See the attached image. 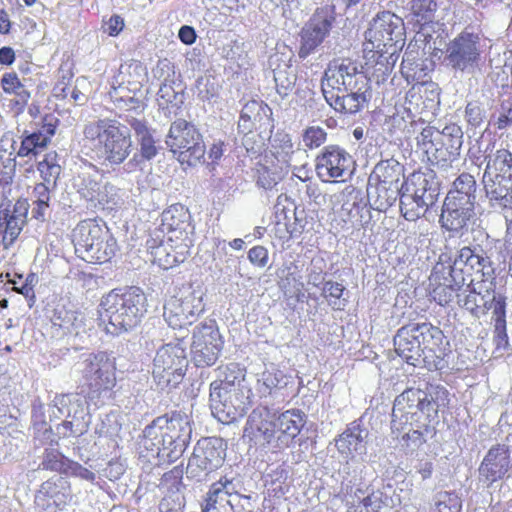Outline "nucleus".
Instances as JSON below:
<instances>
[{"label": "nucleus", "mask_w": 512, "mask_h": 512, "mask_svg": "<svg viewBox=\"0 0 512 512\" xmlns=\"http://www.w3.org/2000/svg\"><path fill=\"white\" fill-rule=\"evenodd\" d=\"M322 92L327 104L345 115L360 112L372 98L369 78L349 59L329 65L322 80Z\"/></svg>", "instance_id": "nucleus-1"}, {"label": "nucleus", "mask_w": 512, "mask_h": 512, "mask_svg": "<svg viewBox=\"0 0 512 512\" xmlns=\"http://www.w3.org/2000/svg\"><path fill=\"white\" fill-rule=\"evenodd\" d=\"M192 421L182 411H172L154 419L143 430L141 447L149 462L168 465L178 460L191 441Z\"/></svg>", "instance_id": "nucleus-2"}, {"label": "nucleus", "mask_w": 512, "mask_h": 512, "mask_svg": "<svg viewBox=\"0 0 512 512\" xmlns=\"http://www.w3.org/2000/svg\"><path fill=\"white\" fill-rule=\"evenodd\" d=\"M147 298L136 286L113 289L101 298L100 320L106 324V331L112 335L127 332L136 327L147 311Z\"/></svg>", "instance_id": "nucleus-3"}, {"label": "nucleus", "mask_w": 512, "mask_h": 512, "mask_svg": "<svg viewBox=\"0 0 512 512\" xmlns=\"http://www.w3.org/2000/svg\"><path fill=\"white\" fill-rule=\"evenodd\" d=\"M84 136L97 141L100 157L111 167L120 166L133 148L130 127L116 119H99L85 125Z\"/></svg>", "instance_id": "nucleus-4"}, {"label": "nucleus", "mask_w": 512, "mask_h": 512, "mask_svg": "<svg viewBox=\"0 0 512 512\" xmlns=\"http://www.w3.org/2000/svg\"><path fill=\"white\" fill-rule=\"evenodd\" d=\"M72 242L78 257L89 263L109 262L116 254V239L102 221H80L72 231Z\"/></svg>", "instance_id": "nucleus-5"}, {"label": "nucleus", "mask_w": 512, "mask_h": 512, "mask_svg": "<svg viewBox=\"0 0 512 512\" xmlns=\"http://www.w3.org/2000/svg\"><path fill=\"white\" fill-rule=\"evenodd\" d=\"M440 182L433 170L411 173L402 182L401 214L408 221L424 216L438 200Z\"/></svg>", "instance_id": "nucleus-6"}, {"label": "nucleus", "mask_w": 512, "mask_h": 512, "mask_svg": "<svg viewBox=\"0 0 512 512\" xmlns=\"http://www.w3.org/2000/svg\"><path fill=\"white\" fill-rule=\"evenodd\" d=\"M482 53L480 36L463 31L446 44L442 51L443 65L455 76L473 75L481 66Z\"/></svg>", "instance_id": "nucleus-7"}, {"label": "nucleus", "mask_w": 512, "mask_h": 512, "mask_svg": "<svg viewBox=\"0 0 512 512\" xmlns=\"http://www.w3.org/2000/svg\"><path fill=\"white\" fill-rule=\"evenodd\" d=\"M165 144L182 164L195 166L204 159L206 147L203 136L192 122L185 119L179 118L171 123Z\"/></svg>", "instance_id": "nucleus-8"}, {"label": "nucleus", "mask_w": 512, "mask_h": 512, "mask_svg": "<svg viewBox=\"0 0 512 512\" xmlns=\"http://www.w3.org/2000/svg\"><path fill=\"white\" fill-rule=\"evenodd\" d=\"M411 329L413 338L424 354L423 365L429 371H442L448 368L446 357L451 353L449 342L443 331L429 322H411L405 325Z\"/></svg>", "instance_id": "nucleus-9"}, {"label": "nucleus", "mask_w": 512, "mask_h": 512, "mask_svg": "<svg viewBox=\"0 0 512 512\" xmlns=\"http://www.w3.org/2000/svg\"><path fill=\"white\" fill-rule=\"evenodd\" d=\"M124 123L130 127L136 143V151L124 164V171L132 173L137 169L143 170L146 162H151L160 153L161 146L156 139V129L151 126L145 114L132 113L126 115Z\"/></svg>", "instance_id": "nucleus-10"}, {"label": "nucleus", "mask_w": 512, "mask_h": 512, "mask_svg": "<svg viewBox=\"0 0 512 512\" xmlns=\"http://www.w3.org/2000/svg\"><path fill=\"white\" fill-rule=\"evenodd\" d=\"M187 366L188 360L183 344L168 343L157 350L153 360L152 376L160 389L176 388L182 382Z\"/></svg>", "instance_id": "nucleus-11"}, {"label": "nucleus", "mask_w": 512, "mask_h": 512, "mask_svg": "<svg viewBox=\"0 0 512 512\" xmlns=\"http://www.w3.org/2000/svg\"><path fill=\"white\" fill-rule=\"evenodd\" d=\"M203 291L200 287L186 285L179 289L164 305L163 316L173 329H183L192 325L203 313Z\"/></svg>", "instance_id": "nucleus-12"}, {"label": "nucleus", "mask_w": 512, "mask_h": 512, "mask_svg": "<svg viewBox=\"0 0 512 512\" xmlns=\"http://www.w3.org/2000/svg\"><path fill=\"white\" fill-rule=\"evenodd\" d=\"M74 369L94 392H109L116 384L115 358L107 352L82 354Z\"/></svg>", "instance_id": "nucleus-13"}, {"label": "nucleus", "mask_w": 512, "mask_h": 512, "mask_svg": "<svg viewBox=\"0 0 512 512\" xmlns=\"http://www.w3.org/2000/svg\"><path fill=\"white\" fill-rule=\"evenodd\" d=\"M227 443L219 437H205L196 443L188 461L186 475L202 481L203 477L220 468L226 458Z\"/></svg>", "instance_id": "nucleus-14"}, {"label": "nucleus", "mask_w": 512, "mask_h": 512, "mask_svg": "<svg viewBox=\"0 0 512 512\" xmlns=\"http://www.w3.org/2000/svg\"><path fill=\"white\" fill-rule=\"evenodd\" d=\"M336 20V9L332 4L318 7L300 33V48L298 56L306 59L315 53L316 49L330 34Z\"/></svg>", "instance_id": "nucleus-15"}, {"label": "nucleus", "mask_w": 512, "mask_h": 512, "mask_svg": "<svg viewBox=\"0 0 512 512\" xmlns=\"http://www.w3.org/2000/svg\"><path fill=\"white\" fill-rule=\"evenodd\" d=\"M365 49L392 47V44H405L403 19L390 11L378 12L365 32Z\"/></svg>", "instance_id": "nucleus-16"}, {"label": "nucleus", "mask_w": 512, "mask_h": 512, "mask_svg": "<svg viewBox=\"0 0 512 512\" xmlns=\"http://www.w3.org/2000/svg\"><path fill=\"white\" fill-rule=\"evenodd\" d=\"M473 279L467 285L468 294H458V304L460 307L469 311L472 316L479 318L481 315L492 311L493 316L497 317L506 313V296L495 290L492 282L489 286L480 285L478 289L472 286ZM465 290L464 292H466Z\"/></svg>", "instance_id": "nucleus-17"}, {"label": "nucleus", "mask_w": 512, "mask_h": 512, "mask_svg": "<svg viewBox=\"0 0 512 512\" xmlns=\"http://www.w3.org/2000/svg\"><path fill=\"white\" fill-rule=\"evenodd\" d=\"M224 341L215 320H205L193 331L192 361L197 367L212 366L218 360Z\"/></svg>", "instance_id": "nucleus-18"}, {"label": "nucleus", "mask_w": 512, "mask_h": 512, "mask_svg": "<svg viewBox=\"0 0 512 512\" xmlns=\"http://www.w3.org/2000/svg\"><path fill=\"white\" fill-rule=\"evenodd\" d=\"M249 392L248 389H210L209 407L212 415L223 424H230L243 417L249 404Z\"/></svg>", "instance_id": "nucleus-19"}, {"label": "nucleus", "mask_w": 512, "mask_h": 512, "mask_svg": "<svg viewBox=\"0 0 512 512\" xmlns=\"http://www.w3.org/2000/svg\"><path fill=\"white\" fill-rule=\"evenodd\" d=\"M427 395L420 388H407L394 401L391 430H401L408 420L418 422L423 416L427 420Z\"/></svg>", "instance_id": "nucleus-20"}, {"label": "nucleus", "mask_w": 512, "mask_h": 512, "mask_svg": "<svg viewBox=\"0 0 512 512\" xmlns=\"http://www.w3.org/2000/svg\"><path fill=\"white\" fill-rule=\"evenodd\" d=\"M449 262V254L442 253L439 260L433 267L430 279L436 283L431 291L432 298L441 306L449 304L466 284V278L459 272L453 271L446 266Z\"/></svg>", "instance_id": "nucleus-21"}, {"label": "nucleus", "mask_w": 512, "mask_h": 512, "mask_svg": "<svg viewBox=\"0 0 512 512\" xmlns=\"http://www.w3.org/2000/svg\"><path fill=\"white\" fill-rule=\"evenodd\" d=\"M477 221L475 205L444 200L440 223L449 238H460L472 232Z\"/></svg>", "instance_id": "nucleus-22"}, {"label": "nucleus", "mask_w": 512, "mask_h": 512, "mask_svg": "<svg viewBox=\"0 0 512 512\" xmlns=\"http://www.w3.org/2000/svg\"><path fill=\"white\" fill-rule=\"evenodd\" d=\"M351 155L339 145L325 146L315 159L317 176L323 182L350 175L353 166Z\"/></svg>", "instance_id": "nucleus-23"}, {"label": "nucleus", "mask_w": 512, "mask_h": 512, "mask_svg": "<svg viewBox=\"0 0 512 512\" xmlns=\"http://www.w3.org/2000/svg\"><path fill=\"white\" fill-rule=\"evenodd\" d=\"M446 266L453 271L457 270L466 279L472 271L481 273L483 277H489L494 272L490 258L479 245L461 248L453 261L449 255V262H446Z\"/></svg>", "instance_id": "nucleus-24"}, {"label": "nucleus", "mask_w": 512, "mask_h": 512, "mask_svg": "<svg viewBox=\"0 0 512 512\" xmlns=\"http://www.w3.org/2000/svg\"><path fill=\"white\" fill-rule=\"evenodd\" d=\"M54 407L57 408L61 415L71 417L72 421H65L63 427L70 430V435L80 436L87 431L88 421H85L86 401L77 393H67L56 395Z\"/></svg>", "instance_id": "nucleus-25"}, {"label": "nucleus", "mask_w": 512, "mask_h": 512, "mask_svg": "<svg viewBox=\"0 0 512 512\" xmlns=\"http://www.w3.org/2000/svg\"><path fill=\"white\" fill-rule=\"evenodd\" d=\"M510 455L506 444L491 446L478 468L480 478L489 485L504 479L511 467Z\"/></svg>", "instance_id": "nucleus-26"}, {"label": "nucleus", "mask_w": 512, "mask_h": 512, "mask_svg": "<svg viewBox=\"0 0 512 512\" xmlns=\"http://www.w3.org/2000/svg\"><path fill=\"white\" fill-rule=\"evenodd\" d=\"M482 184L491 208L512 210V179L484 172Z\"/></svg>", "instance_id": "nucleus-27"}, {"label": "nucleus", "mask_w": 512, "mask_h": 512, "mask_svg": "<svg viewBox=\"0 0 512 512\" xmlns=\"http://www.w3.org/2000/svg\"><path fill=\"white\" fill-rule=\"evenodd\" d=\"M261 381L264 389L261 390L263 396L271 397L277 403L284 402L292 392L293 378L282 370L271 366L261 375Z\"/></svg>", "instance_id": "nucleus-28"}, {"label": "nucleus", "mask_w": 512, "mask_h": 512, "mask_svg": "<svg viewBox=\"0 0 512 512\" xmlns=\"http://www.w3.org/2000/svg\"><path fill=\"white\" fill-rule=\"evenodd\" d=\"M369 431L360 424L353 422L335 440V446L340 454L355 457L367 453Z\"/></svg>", "instance_id": "nucleus-29"}, {"label": "nucleus", "mask_w": 512, "mask_h": 512, "mask_svg": "<svg viewBox=\"0 0 512 512\" xmlns=\"http://www.w3.org/2000/svg\"><path fill=\"white\" fill-rule=\"evenodd\" d=\"M273 418L274 415H271L267 407L254 409L248 416L244 433L253 437L261 436L267 443H271L278 429L277 421Z\"/></svg>", "instance_id": "nucleus-30"}, {"label": "nucleus", "mask_w": 512, "mask_h": 512, "mask_svg": "<svg viewBox=\"0 0 512 512\" xmlns=\"http://www.w3.org/2000/svg\"><path fill=\"white\" fill-rule=\"evenodd\" d=\"M410 331L411 329H407L405 325L400 327L393 337V344L397 355L407 364L416 367L423 363L424 354Z\"/></svg>", "instance_id": "nucleus-31"}, {"label": "nucleus", "mask_w": 512, "mask_h": 512, "mask_svg": "<svg viewBox=\"0 0 512 512\" xmlns=\"http://www.w3.org/2000/svg\"><path fill=\"white\" fill-rule=\"evenodd\" d=\"M422 136L436 139L442 146L447 148L450 154L458 160L460 149L463 144V132L458 125H447L443 130L432 126L421 128Z\"/></svg>", "instance_id": "nucleus-32"}, {"label": "nucleus", "mask_w": 512, "mask_h": 512, "mask_svg": "<svg viewBox=\"0 0 512 512\" xmlns=\"http://www.w3.org/2000/svg\"><path fill=\"white\" fill-rule=\"evenodd\" d=\"M402 186H390L383 184H375L368 181L367 196L371 208L374 210L385 212L399 199L401 203Z\"/></svg>", "instance_id": "nucleus-33"}, {"label": "nucleus", "mask_w": 512, "mask_h": 512, "mask_svg": "<svg viewBox=\"0 0 512 512\" xmlns=\"http://www.w3.org/2000/svg\"><path fill=\"white\" fill-rule=\"evenodd\" d=\"M417 144L431 165L442 169H447L457 159L449 153L447 148L442 146L439 141L429 137L422 136V131L417 136Z\"/></svg>", "instance_id": "nucleus-34"}, {"label": "nucleus", "mask_w": 512, "mask_h": 512, "mask_svg": "<svg viewBox=\"0 0 512 512\" xmlns=\"http://www.w3.org/2000/svg\"><path fill=\"white\" fill-rule=\"evenodd\" d=\"M477 183L473 175L461 173L452 183L445 200L476 204Z\"/></svg>", "instance_id": "nucleus-35"}, {"label": "nucleus", "mask_w": 512, "mask_h": 512, "mask_svg": "<svg viewBox=\"0 0 512 512\" xmlns=\"http://www.w3.org/2000/svg\"><path fill=\"white\" fill-rule=\"evenodd\" d=\"M403 166L394 158L381 160L377 163L369 177V182L375 181L376 184L401 187L400 181L403 176Z\"/></svg>", "instance_id": "nucleus-36"}, {"label": "nucleus", "mask_w": 512, "mask_h": 512, "mask_svg": "<svg viewBox=\"0 0 512 512\" xmlns=\"http://www.w3.org/2000/svg\"><path fill=\"white\" fill-rule=\"evenodd\" d=\"M189 255L187 244L159 245L154 251V258L158 265L165 269H171L180 263H183Z\"/></svg>", "instance_id": "nucleus-37"}, {"label": "nucleus", "mask_w": 512, "mask_h": 512, "mask_svg": "<svg viewBox=\"0 0 512 512\" xmlns=\"http://www.w3.org/2000/svg\"><path fill=\"white\" fill-rule=\"evenodd\" d=\"M39 492L53 499L54 503L63 508L72 500V491L68 480L59 475L45 481Z\"/></svg>", "instance_id": "nucleus-38"}, {"label": "nucleus", "mask_w": 512, "mask_h": 512, "mask_svg": "<svg viewBox=\"0 0 512 512\" xmlns=\"http://www.w3.org/2000/svg\"><path fill=\"white\" fill-rule=\"evenodd\" d=\"M486 167L484 172L512 179V152L498 149L484 156Z\"/></svg>", "instance_id": "nucleus-39"}, {"label": "nucleus", "mask_w": 512, "mask_h": 512, "mask_svg": "<svg viewBox=\"0 0 512 512\" xmlns=\"http://www.w3.org/2000/svg\"><path fill=\"white\" fill-rule=\"evenodd\" d=\"M243 383V371L236 364H230L224 368H220L219 378L211 382L210 389H221L222 391L247 389Z\"/></svg>", "instance_id": "nucleus-40"}, {"label": "nucleus", "mask_w": 512, "mask_h": 512, "mask_svg": "<svg viewBox=\"0 0 512 512\" xmlns=\"http://www.w3.org/2000/svg\"><path fill=\"white\" fill-rule=\"evenodd\" d=\"M428 427V423L421 422V419L418 422L408 420V425H405V428L391 431L396 438L401 437L408 448L416 450L426 442L424 432L428 431Z\"/></svg>", "instance_id": "nucleus-41"}, {"label": "nucleus", "mask_w": 512, "mask_h": 512, "mask_svg": "<svg viewBox=\"0 0 512 512\" xmlns=\"http://www.w3.org/2000/svg\"><path fill=\"white\" fill-rule=\"evenodd\" d=\"M367 469V466L355 457L347 460L339 472L342 478V489L347 491L348 494L349 489L352 491V488L360 486L365 479Z\"/></svg>", "instance_id": "nucleus-42"}, {"label": "nucleus", "mask_w": 512, "mask_h": 512, "mask_svg": "<svg viewBox=\"0 0 512 512\" xmlns=\"http://www.w3.org/2000/svg\"><path fill=\"white\" fill-rule=\"evenodd\" d=\"M423 392L427 395V420L430 422L438 417L441 408L449 404V391L440 384H427Z\"/></svg>", "instance_id": "nucleus-43"}, {"label": "nucleus", "mask_w": 512, "mask_h": 512, "mask_svg": "<svg viewBox=\"0 0 512 512\" xmlns=\"http://www.w3.org/2000/svg\"><path fill=\"white\" fill-rule=\"evenodd\" d=\"M307 415L299 409H291L281 413L277 418L278 430L294 439L306 424Z\"/></svg>", "instance_id": "nucleus-44"}, {"label": "nucleus", "mask_w": 512, "mask_h": 512, "mask_svg": "<svg viewBox=\"0 0 512 512\" xmlns=\"http://www.w3.org/2000/svg\"><path fill=\"white\" fill-rule=\"evenodd\" d=\"M93 186L92 191L85 196L90 201L97 202L98 204L107 206L108 208H113V206H116L121 202V190L117 186L109 182H106L102 186L97 182H94Z\"/></svg>", "instance_id": "nucleus-45"}, {"label": "nucleus", "mask_w": 512, "mask_h": 512, "mask_svg": "<svg viewBox=\"0 0 512 512\" xmlns=\"http://www.w3.org/2000/svg\"><path fill=\"white\" fill-rule=\"evenodd\" d=\"M25 224L24 222L12 219L8 207L0 210L1 244L4 249H9L14 244Z\"/></svg>", "instance_id": "nucleus-46"}, {"label": "nucleus", "mask_w": 512, "mask_h": 512, "mask_svg": "<svg viewBox=\"0 0 512 512\" xmlns=\"http://www.w3.org/2000/svg\"><path fill=\"white\" fill-rule=\"evenodd\" d=\"M170 72L174 74L173 66L167 59L159 60L154 70V74L158 78L163 77V82L160 85L158 96L166 102H173L177 100L178 92L174 89V81L170 79Z\"/></svg>", "instance_id": "nucleus-47"}, {"label": "nucleus", "mask_w": 512, "mask_h": 512, "mask_svg": "<svg viewBox=\"0 0 512 512\" xmlns=\"http://www.w3.org/2000/svg\"><path fill=\"white\" fill-rule=\"evenodd\" d=\"M56 188L38 183L34 186L32 191V201L34 207L32 208L33 218L44 221L50 208L51 192Z\"/></svg>", "instance_id": "nucleus-48"}, {"label": "nucleus", "mask_w": 512, "mask_h": 512, "mask_svg": "<svg viewBox=\"0 0 512 512\" xmlns=\"http://www.w3.org/2000/svg\"><path fill=\"white\" fill-rule=\"evenodd\" d=\"M438 0H412L411 11L416 17L417 23L421 25V31L428 36L425 31L429 28L430 23L433 22L435 12L437 11Z\"/></svg>", "instance_id": "nucleus-49"}, {"label": "nucleus", "mask_w": 512, "mask_h": 512, "mask_svg": "<svg viewBox=\"0 0 512 512\" xmlns=\"http://www.w3.org/2000/svg\"><path fill=\"white\" fill-rule=\"evenodd\" d=\"M161 217L162 225L168 231H181L188 226L190 215L183 205L175 204L164 210Z\"/></svg>", "instance_id": "nucleus-50"}, {"label": "nucleus", "mask_w": 512, "mask_h": 512, "mask_svg": "<svg viewBox=\"0 0 512 512\" xmlns=\"http://www.w3.org/2000/svg\"><path fill=\"white\" fill-rule=\"evenodd\" d=\"M274 81L277 93L282 97H287L293 90L297 76L292 68L286 64L273 70Z\"/></svg>", "instance_id": "nucleus-51"}, {"label": "nucleus", "mask_w": 512, "mask_h": 512, "mask_svg": "<svg viewBox=\"0 0 512 512\" xmlns=\"http://www.w3.org/2000/svg\"><path fill=\"white\" fill-rule=\"evenodd\" d=\"M37 169L40 172V176L43 180L41 184L53 188L57 187V181L61 174V166L56 163L55 155H46V157L38 163Z\"/></svg>", "instance_id": "nucleus-52"}, {"label": "nucleus", "mask_w": 512, "mask_h": 512, "mask_svg": "<svg viewBox=\"0 0 512 512\" xmlns=\"http://www.w3.org/2000/svg\"><path fill=\"white\" fill-rule=\"evenodd\" d=\"M288 478V468L281 465L267 473L265 482L271 486V491L274 493V496L279 497L289 491V484L287 483Z\"/></svg>", "instance_id": "nucleus-53"}, {"label": "nucleus", "mask_w": 512, "mask_h": 512, "mask_svg": "<svg viewBox=\"0 0 512 512\" xmlns=\"http://www.w3.org/2000/svg\"><path fill=\"white\" fill-rule=\"evenodd\" d=\"M126 88L119 86L118 88H114L115 101L118 102V106L120 108H124L125 111L119 116V118L124 122V118L126 115H131L132 113L145 114V104L142 100L135 98L133 96L126 97L123 92Z\"/></svg>", "instance_id": "nucleus-54"}, {"label": "nucleus", "mask_w": 512, "mask_h": 512, "mask_svg": "<svg viewBox=\"0 0 512 512\" xmlns=\"http://www.w3.org/2000/svg\"><path fill=\"white\" fill-rule=\"evenodd\" d=\"M80 321H78V316L74 311H68L64 308H57L54 311L52 317V324L54 327H59L64 331V333L78 334L77 328L80 325Z\"/></svg>", "instance_id": "nucleus-55"}, {"label": "nucleus", "mask_w": 512, "mask_h": 512, "mask_svg": "<svg viewBox=\"0 0 512 512\" xmlns=\"http://www.w3.org/2000/svg\"><path fill=\"white\" fill-rule=\"evenodd\" d=\"M1 86L5 93L18 97L17 103L25 104L30 98L29 91L21 83L16 73H5L1 79Z\"/></svg>", "instance_id": "nucleus-56"}, {"label": "nucleus", "mask_w": 512, "mask_h": 512, "mask_svg": "<svg viewBox=\"0 0 512 512\" xmlns=\"http://www.w3.org/2000/svg\"><path fill=\"white\" fill-rule=\"evenodd\" d=\"M70 459L66 458L58 450L50 448L45 449L40 468L59 473H66Z\"/></svg>", "instance_id": "nucleus-57"}, {"label": "nucleus", "mask_w": 512, "mask_h": 512, "mask_svg": "<svg viewBox=\"0 0 512 512\" xmlns=\"http://www.w3.org/2000/svg\"><path fill=\"white\" fill-rule=\"evenodd\" d=\"M224 502L229 503L227 496L217 482L213 483L201 503L202 512H218V505L222 506Z\"/></svg>", "instance_id": "nucleus-58"}, {"label": "nucleus", "mask_w": 512, "mask_h": 512, "mask_svg": "<svg viewBox=\"0 0 512 512\" xmlns=\"http://www.w3.org/2000/svg\"><path fill=\"white\" fill-rule=\"evenodd\" d=\"M345 287L339 282L332 280L324 281L321 288V295L328 301L329 306L334 310L341 309V297Z\"/></svg>", "instance_id": "nucleus-59"}, {"label": "nucleus", "mask_w": 512, "mask_h": 512, "mask_svg": "<svg viewBox=\"0 0 512 512\" xmlns=\"http://www.w3.org/2000/svg\"><path fill=\"white\" fill-rule=\"evenodd\" d=\"M45 147L44 139H39V136H37L34 132L27 134L25 131L20 143V147L17 151V155L19 157H28L31 155L35 156L38 154L39 150Z\"/></svg>", "instance_id": "nucleus-60"}, {"label": "nucleus", "mask_w": 512, "mask_h": 512, "mask_svg": "<svg viewBox=\"0 0 512 512\" xmlns=\"http://www.w3.org/2000/svg\"><path fill=\"white\" fill-rule=\"evenodd\" d=\"M256 111H269V106L263 101L251 100L248 101L242 108L240 113L239 127L251 130L252 126H247L246 123L253 124V120L256 119Z\"/></svg>", "instance_id": "nucleus-61"}, {"label": "nucleus", "mask_w": 512, "mask_h": 512, "mask_svg": "<svg viewBox=\"0 0 512 512\" xmlns=\"http://www.w3.org/2000/svg\"><path fill=\"white\" fill-rule=\"evenodd\" d=\"M436 507L439 512H460L462 502L456 494L445 491L437 494Z\"/></svg>", "instance_id": "nucleus-62"}, {"label": "nucleus", "mask_w": 512, "mask_h": 512, "mask_svg": "<svg viewBox=\"0 0 512 512\" xmlns=\"http://www.w3.org/2000/svg\"><path fill=\"white\" fill-rule=\"evenodd\" d=\"M327 132L319 126H310L306 128L302 135V140L308 149H316L325 143Z\"/></svg>", "instance_id": "nucleus-63"}, {"label": "nucleus", "mask_w": 512, "mask_h": 512, "mask_svg": "<svg viewBox=\"0 0 512 512\" xmlns=\"http://www.w3.org/2000/svg\"><path fill=\"white\" fill-rule=\"evenodd\" d=\"M495 125L499 130L507 129L512 125V97L501 101Z\"/></svg>", "instance_id": "nucleus-64"}]
</instances>
